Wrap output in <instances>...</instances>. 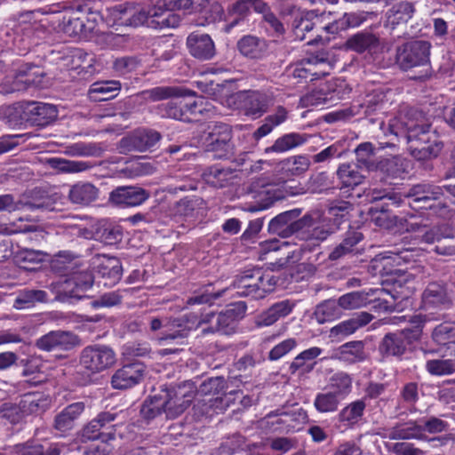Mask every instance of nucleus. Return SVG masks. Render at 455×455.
<instances>
[{
    "instance_id": "19",
    "label": "nucleus",
    "mask_w": 455,
    "mask_h": 455,
    "mask_svg": "<svg viewBox=\"0 0 455 455\" xmlns=\"http://www.w3.org/2000/svg\"><path fill=\"white\" fill-rule=\"evenodd\" d=\"M85 405L83 402H76L64 407L54 417L53 428L60 432L62 435L71 431L76 421L84 411Z\"/></svg>"
},
{
    "instance_id": "43",
    "label": "nucleus",
    "mask_w": 455,
    "mask_h": 455,
    "mask_svg": "<svg viewBox=\"0 0 455 455\" xmlns=\"http://www.w3.org/2000/svg\"><path fill=\"white\" fill-rule=\"evenodd\" d=\"M341 315V310L335 299H328L318 305L315 316L319 323L333 321Z\"/></svg>"
},
{
    "instance_id": "58",
    "label": "nucleus",
    "mask_w": 455,
    "mask_h": 455,
    "mask_svg": "<svg viewBox=\"0 0 455 455\" xmlns=\"http://www.w3.org/2000/svg\"><path fill=\"white\" fill-rule=\"evenodd\" d=\"M148 195L139 187H119L110 193L109 199H147Z\"/></svg>"
},
{
    "instance_id": "54",
    "label": "nucleus",
    "mask_w": 455,
    "mask_h": 455,
    "mask_svg": "<svg viewBox=\"0 0 455 455\" xmlns=\"http://www.w3.org/2000/svg\"><path fill=\"white\" fill-rule=\"evenodd\" d=\"M426 319L421 315H414L411 320L412 326L398 331L400 334H403L406 346L419 340Z\"/></svg>"
},
{
    "instance_id": "46",
    "label": "nucleus",
    "mask_w": 455,
    "mask_h": 455,
    "mask_svg": "<svg viewBox=\"0 0 455 455\" xmlns=\"http://www.w3.org/2000/svg\"><path fill=\"white\" fill-rule=\"evenodd\" d=\"M378 44V38L370 33H358L347 41V46L357 52H363L375 48Z\"/></svg>"
},
{
    "instance_id": "31",
    "label": "nucleus",
    "mask_w": 455,
    "mask_h": 455,
    "mask_svg": "<svg viewBox=\"0 0 455 455\" xmlns=\"http://www.w3.org/2000/svg\"><path fill=\"white\" fill-rule=\"evenodd\" d=\"M424 435V428L415 422H405L395 425L387 430L386 437L390 440L420 439Z\"/></svg>"
},
{
    "instance_id": "45",
    "label": "nucleus",
    "mask_w": 455,
    "mask_h": 455,
    "mask_svg": "<svg viewBox=\"0 0 455 455\" xmlns=\"http://www.w3.org/2000/svg\"><path fill=\"white\" fill-rule=\"evenodd\" d=\"M50 166L65 173H76L90 168V164L83 161H73L60 157H52L48 160Z\"/></svg>"
},
{
    "instance_id": "7",
    "label": "nucleus",
    "mask_w": 455,
    "mask_h": 455,
    "mask_svg": "<svg viewBox=\"0 0 455 455\" xmlns=\"http://www.w3.org/2000/svg\"><path fill=\"white\" fill-rule=\"evenodd\" d=\"M271 97L259 91H241L228 99V105L244 111L248 116L259 117L262 116L271 104Z\"/></svg>"
},
{
    "instance_id": "16",
    "label": "nucleus",
    "mask_w": 455,
    "mask_h": 455,
    "mask_svg": "<svg viewBox=\"0 0 455 455\" xmlns=\"http://www.w3.org/2000/svg\"><path fill=\"white\" fill-rule=\"evenodd\" d=\"M347 84L343 81H334L323 84L318 90L307 95L305 101L313 106L332 104L345 94Z\"/></svg>"
},
{
    "instance_id": "52",
    "label": "nucleus",
    "mask_w": 455,
    "mask_h": 455,
    "mask_svg": "<svg viewBox=\"0 0 455 455\" xmlns=\"http://www.w3.org/2000/svg\"><path fill=\"white\" fill-rule=\"evenodd\" d=\"M285 164L289 176L299 177L309 169L311 162L307 156L299 155L287 159Z\"/></svg>"
},
{
    "instance_id": "11",
    "label": "nucleus",
    "mask_w": 455,
    "mask_h": 455,
    "mask_svg": "<svg viewBox=\"0 0 455 455\" xmlns=\"http://www.w3.org/2000/svg\"><path fill=\"white\" fill-rule=\"evenodd\" d=\"M240 283L243 289L239 292L241 295L258 299L264 298L267 293L272 291L276 281L273 275L269 274L263 275L259 269H257L251 275H243Z\"/></svg>"
},
{
    "instance_id": "42",
    "label": "nucleus",
    "mask_w": 455,
    "mask_h": 455,
    "mask_svg": "<svg viewBox=\"0 0 455 455\" xmlns=\"http://www.w3.org/2000/svg\"><path fill=\"white\" fill-rule=\"evenodd\" d=\"M447 298L446 288L440 283H430L422 295L425 307L438 306L445 302Z\"/></svg>"
},
{
    "instance_id": "9",
    "label": "nucleus",
    "mask_w": 455,
    "mask_h": 455,
    "mask_svg": "<svg viewBox=\"0 0 455 455\" xmlns=\"http://www.w3.org/2000/svg\"><path fill=\"white\" fill-rule=\"evenodd\" d=\"M402 196L424 200L439 199L440 197L448 198L450 196L455 197V185L437 187L427 184H419L412 187L407 193L403 195L396 192H387L383 195L375 196L372 199H401Z\"/></svg>"
},
{
    "instance_id": "36",
    "label": "nucleus",
    "mask_w": 455,
    "mask_h": 455,
    "mask_svg": "<svg viewBox=\"0 0 455 455\" xmlns=\"http://www.w3.org/2000/svg\"><path fill=\"white\" fill-rule=\"evenodd\" d=\"M406 347L403 334L397 331L385 335L380 343L379 350L386 355L400 356L405 352Z\"/></svg>"
},
{
    "instance_id": "37",
    "label": "nucleus",
    "mask_w": 455,
    "mask_h": 455,
    "mask_svg": "<svg viewBox=\"0 0 455 455\" xmlns=\"http://www.w3.org/2000/svg\"><path fill=\"white\" fill-rule=\"evenodd\" d=\"M352 382L349 374L343 371L337 372L331 377L328 390L343 400L352 391Z\"/></svg>"
},
{
    "instance_id": "8",
    "label": "nucleus",
    "mask_w": 455,
    "mask_h": 455,
    "mask_svg": "<svg viewBox=\"0 0 455 455\" xmlns=\"http://www.w3.org/2000/svg\"><path fill=\"white\" fill-rule=\"evenodd\" d=\"M116 362L115 351L106 345H92L84 347L80 355L81 365L92 373L100 372Z\"/></svg>"
},
{
    "instance_id": "10",
    "label": "nucleus",
    "mask_w": 455,
    "mask_h": 455,
    "mask_svg": "<svg viewBox=\"0 0 455 455\" xmlns=\"http://www.w3.org/2000/svg\"><path fill=\"white\" fill-rule=\"evenodd\" d=\"M160 396L164 402V412L166 419H175L190 405L195 397V390L192 386L184 385L169 389Z\"/></svg>"
},
{
    "instance_id": "25",
    "label": "nucleus",
    "mask_w": 455,
    "mask_h": 455,
    "mask_svg": "<svg viewBox=\"0 0 455 455\" xmlns=\"http://www.w3.org/2000/svg\"><path fill=\"white\" fill-rule=\"evenodd\" d=\"M267 5L261 0H238L230 5L228 13L234 20L228 25V29L235 26L239 20L244 19L251 10L263 12Z\"/></svg>"
},
{
    "instance_id": "23",
    "label": "nucleus",
    "mask_w": 455,
    "mask_h": 455,
    "mask_svg": "<svg viewBox=\"0 0 455 455\" xmlns=\"http://www.w3.org/2000/svg\"><path fill=\"white\" fill-rule=\"evenodd\" d=\"M331 358L347 364L362 362L365 359L363 343L362 341L347 342L336 348L332 352Z\"/></svg>"
},
{
    "instance_id": "22",
    "label": "nucleus",
    "mask_w": 455,
    "mask_h": 455,
    "mask_svg": "<svg viewBox=\"0 0 455 455\" xmlns=\"http://www.w3.org/2000/svg\"><path fill=\"white\" fill-rule=\"evenodd\" d=\"M76 342V336L68 331H55L42 336L36 340V347L44 351L57 348L68 349Z\"/></svg>"
},
{
    "instance_id": "49",
    "label": "nucleus",
    "mask_w": 455,
    "mask_h": 455,
    "mask_svg": "<svg viewBox=\"0 0 455 455\" xmlns=\"http://www.w3.org/2000/svg\"><path fill=\"white\" fill-rule=\"evenodd\" d=\"M341 401L331 391L326 390L315 395L314 405L316 411L321 413L334 412L338 410Z\"/></svg>"
},
{
    "instance_id": "26",
    "label": "nucleus",
    "mask_w": 455,
    "mask_h": 455,
    "mask_svg": "<svg viewBox=\"0 0 455 455\" xmlns=\"http://www.w3.org/2000/svg\"><path fill=\"white\" fill-rule=\"evenodd\" d=\"M308 136L298 132H290L277 138L272 146L264 149L265 154H283L292 150L307 141Z\"/></svg>"
},
{
    "instance_id": "48",
    "label": "nucleus",
    "mask_w": 455,
    "mask_h": 455,
    "mask_svg": "<svg viewBox=\"0 0 455 455\" xmlns=\"http://www.w3.org/2000/svg\"><path fill=\"white\" fill-rule=\"evenodd\" d=\"M120 87V82L116 80L96 82L91 85L89 95L95 100H106L112 98L113 95L109 97H105V95L119 91Z\"/></svg>"
},
{
    "instance_id": "32",
    "label": "nucleus",
    "mask_w": 455,
    "mask_h": 455,
    "mask_svg": "<svg viewBox=\"0 0 455 455\" xmlns=\"http://www.w3.org/2000/svg\"><path fill=\"white\" fill-rule=\"evenodd\" d=\"M406 224L405 230L407 232H419L422 234V240L427 243H433L440 241L442 238H449L454 236V230L450 227H435L427 231H422L421 224L419 222H408L404 220Z\"/></svg>"
},
{
    "instance_id": "15",
    "label": "nucleus",
    "mask_w": 455,
    "mask_h": 455,
    "mask_svg": "<svg viewBox=\"0 0 455 455\" xmlns=\"http://www.w3.org/2000/svg\"><path fill=\"white\" fill-rule=\"evenodd\" d=\"M231 138V129L228 124L216 125L209 135L208 151L212 152L216 158L228 157L233 153Z\"/></svg>"
},
{
    "instance_id": "17",
    "label": "nucleus",
    "mask_w": 455,
    "mask_h": 455,
    "mask_svg": "<svg viewBox=\"0 0 455 455\" xmlns=\"http://www.w3.org/2000/svg\"><path fill=\"white\" fill-rule=\"evenodd\" d=\"M148 13V18L145 23L148 22L149 17H159L157 24L161 28H175L180 24V18L178 15L168 12L166 16L164 15V12L173 11L175 9H183V0H156V4L153 9L147 11L142 7Z\"/></svg>"
},
{
    "instance_id": "41",
    "label": "nucleus",
    "mask_w": 455,
    "mask_h": 455,
    "mask_svg": "<svg viewBox=\"0 0 455 455\" xmlns=\"http://www.w3.org/2000/svg\"><path fill=\"white\" fill-rule=\"evenodd\" d=\"M164 402L160 395H154L146 399L140 409V417L149 423L154 419L161 416L164 412Z\"/></svg>"
},
{
    "instance_id": "55",
    "label": "nucleus",
    "mask_w": 455,
    "mask_h": 455,
    "mask_svg": "<svg viewBox=\"0 0 455 455\" xmlns=\"http://www.w3.org/2000/svg\"><path fill=\"white\" fill-rule=\"evenodd\" d=\"M334 231V228L328 224V227L315 226L310 233L308 240L302 245L303 250H312L313 247L318 246L324 241L330 234Z\"/></svg>"
},
{
    "instance_id": "64",
    "label": "nucleus",
    "mask_w": 455,
    "mask_h": 455,
    "mask_svg": "<svg viewBox=\"0 0 455 455\" xmlns=\"http://www.w3.org/2000/svg\"><path fill=\"white\" fill-rule=\"evenodd\" d=\"M297 346V340L293 338H290L283 340L282 342L275 345L268 354V358L271 361H276L286 355Z\"/></svg>"
},
{
    "instance_id": "61",
    "label": "nucleus",
    "mask_w": 455,
    "mask_h": 455,
    "mask_svg": "<svg viewBox=\"0 0 455 455\" xmlns=\"http://www.w3.org/2000/svg\"><path fill=\"white\" fill-rule=\"evenodd\" d=\"M299 214V209H293L281 213L271 220L269 228L279 233H283L287 228L292 225V220L297 218Z\"/></svg>"
},
{
    "instance_id": "59",
    "label": "nucleus",
    "mask_w": 455,
    "mask_h": 455,
    "mask_svg": "<svg viewBox=\"0 0 455 455\" xmlns=\"http://www.w3.org/2000/svg\"><path fill=\"white\" fill-rule=\"evenodd\" d=\"M427 371L431 375L442 376L451 374L455 371V362L451 359L428 360L426 363Z\"/></svg>"
},
{
    "instance_id": "62",
    "label": "nucleus",
    "mask_w": 455,
    "mask_h": 455,
    "mask_svg": "<svg viewBox=\"0 0 455 455\" xmlns=\"http://www.w3.org/2000/svg\"><path fill=\"white\" fill-rule=\"evenodd\" d=\"M339 204L331 205L329 207L327 211V215L323 217V221L328 220L329 221L332 220L333 224L331 225L333 228L338 227L343 219L347 214L348 209V201H336Z\"/></svg>"
},
{
    "instance_id": "33",
    "label": "nucleus",
    "mask_w": 455,
    "mask_h": 455,
    "mask_svg": "<svg viewBox=\"0 0 455 455\" xmlns=\"http://www.w3.org/2000/svg\"><path fill=\"white\" fill-rule=\"evenodd\" d=\"M42 72L36 68H30L28 71L20 70L12 87L8 90L0 91L3 93H12L14 92L25 90L29 86H39L41 84Z\"/></svg>"
},
{
    "instance_id": "47",
    "label": "nucleus",
    "mask_w": 455,
    "mask_h": 455,
    "mask_svg": "<svg viewBox=\"0 0 455 455\" xmlns=\"http://www.w3.org/2000/svg\"><path fill=\"white\" fill-rule=\"evenodd\" d=\"M373 291L370 290L369 292L365 291H352L346 293L339 297L337 300L339 308L341 309H354L365 306L368 303V296L372 294Z\"/></svg>"
},
{
    "instance_id": "1",
    "label": "nucleus",
    "mask_w": 455,
    "mask_h": 455,
    "mask_svg": "<svg viewBox=\"0 0 455 455\" xmlns=\"http://www.w3.org/2000/svg\"><path fill=\"white\" fill-rule=\"evenodd\" d=\"M85 17L84 32L87 36L97 29L100 21L105 22L108 27H131L136 28L145 24L148 13L142 6L132 4H118L108 8L104 15L92 12L89 8L77 9Z\"/></svg>"
},
{
    "instance_id": "51",
    "label": "nucleus",
    "mask_w": 455,
    "mask_h": 455,
    "mask_svg": "<svg viewBox=\"0 0 455 455\" xmlns=\"http://www.w3.org/2000/svg\"><path fill=\"white\" fill-rule=\"evenodd\" d=\"M99 272L102 277L110 279L115 283L121 279L122 266L118 259L115 257H104L103 261L99 267Z\"/></svg>"
},
{
    "instance_id": "21",
    "label": "nucleus",
    "mask_w": 455,
    "mask_h": 455,
    "mask_svg": "<svg viewBox=\"0 0 455 455\" xmlns=\"http://www.w3.org/2000/svg\"><path fill=\"white\" fill-rule=\"evenodd\" d=\"M20 403L22 412L26 418L37 417L44 414L47 410L50 409L52 404V399L48 395L40 392H32L24 394Z\"/></svg>"
},
{
    "instance_id": "40",
    "label": "nucleus",
    "mask_w": 455,
    "mask_h": 455,
    "mask_svg": "<svg viewBox=\"0 0 455 455\" xmlns=\"http://www.w3.org/2000/svg\"><path fill=\"white\" fill-rule=\"evenodd\" d=\"M85 17L77 10L73 11L70 15L63 18V31L68 36H84L86 37L84 32Z\"/></svg>"
},
{
    "instance_id": "63",
    "label": "nucleus",
    "mask_w": 455,
    "mask_h": 455,
    "mask_svg": "<svg viewBox=\"0 0 455 455\" xmlns=\"http://www.w3.org/2000/svg\"><path fill=\"white\" fill-rule=\"evenodd\" d=\"M226 388V380L223 377L210 378L204 380L198 388L202 395H218Z\"/></svg>"
},
{
    "instance_id": "4",
    "label": "nucleus",
    "mask_w": 455,
    "mask_h": 455,
    "mask_svg": "<svg viewBox=\"0 0 455 455\" xmlns=\"http://www.w3.org/2000/svg\"><path fill=\"white\" fill-rule=\"evenodd\" d=\"M207 102L202 97L193 101H186L184 100H171L166 103L159 104L156 108V114L164 118H172L184 122L194 120L192 116L196 114L203 115L204 112L210 111L206 108Z\"/></svg>"
},
{
    "instance_id": "57",
    "label": "nucleus",
    "mask_w": 455,
    "mask_h": 455,
    "mask_svg": "<svg viewBox=\"0 0 455 455\" xmlns=\"http://www.w3.org/2000/svg\"><path fill=\"white\" fill-rule=\"evenodd\" d=\"M98 196V188L89 182H78L69 190L70 199H95Z\"/></svg>"
},
{
    "instance_id": "50",
    "label": "nucleus",
    "mask_w": 455,
    "mask_h": 455,
    "mask_svg": "<svg viewBox=\"0 0 455 455\" xmlns=\"http://www.w3.org/2000/svg\"><path fill=\"white\" fill-rule=\"evenodd\" d=\"M189 93L190 92L188 90L170 86L155 87L143 92L146 99H149L154 101L162 100L172 97H181Z\"/></svg>"
},
{
    "instance_id": "56",
    "label": "nucleus",
    "mask_w": 455,
    "mask_h": 455,
    "mask_svg": "<svg viewBox=\"0 0 455 455\" xmlns=\"http://www.w3.org/2000/svg\"><path fill=\"white\" fill-rule=\"evenodd\" d=\"M363 21V18L357 13H345L343 18L339 21L326 25L323 28L330 33H335L339 29H346L347 28H355L360 26Z\"/></svg>"
},
{
    "instance_id": "30",
    "label": "nucleus",
    "mask_w": 455,
    "mask_h": 455,
    "mask_svg": "<svg viewBox=\"0 0 455 455\" xmlns=\"http://www.w3.org/2000/svg\"><path fill=\"white\" fill-rule=\"evenodd\" d=\"M414 12L413 4L407 1H402L394 4L386 14V27L394 29L395 26L404 24L411 19Z\"/></svg>"
},
{
    "instance_id": "12",
    "label": "nucleus",
    "mask_w": 455,
    "mask_h": 455,
    "mask_svg": "<svg viewBox=\"0 0 455 455\" xmlns=\"http://www.w3.org/2000/svg\"><path fill=\"white\" fill-rule=\"evenodd\" d=\"M432 340L437 348H422L425 354H440L443 356L455 355V323L444 322L432 331Z\"/></svg>"
},
{
    "instance_id": "29",
    "label": "nucleus",
    "mask_w": 455,
    "mask_h": 455,
    "mask_svg": "<svg viewBox=\"0 0 455 455\" xmlns=\"http://www.w3.org/2000/svg\"><path fill=\"white\" fill-rule=\"evenodd\" d=\"M237 176V172L220 165L212 166L203 173L204 180L214 188H223L231 183Z\"/></svg>"
},
{
    "instance_id": "2",
    "label": "nucleus",
    "mask_w": 455,
    "mask_h": 455,
    "mask_svg": "<svg viewBox=\"0 0 455 455\" xmlns=\"http://www.w3.org/2000/svg\"><path fill=\"white\" fill-rule=\"evenodd\" d=\"M430 49L431 44L427 41L406 43L397 49L396 63L403 70L422 67L420 77H427L430 75Z\"/></svg>"
},
{
    "instance_id": "13",
    "label": "nucleus",
    "mask_w": 455,
    "mask_h": 455,
    "mask_svg": "<svg viewBox=\"0 0 455 455\" xmlns=\"http://www.w3.org/2000/svg\"><path fill=\"white\" fill-rule=\"evenodd\" d=\"M93 283V277L89 272H82L64 280L58 285V299L68 301L69 299H82L84 292Z\"/></svg>"
},
{
    "instance_id": "39",
    "label": "nucleus",
    "mask_w": 455,
    "mask_h": 455,
    "mask_svg": "<svg viewBox=\"0 0 455 455\" xmlns=\"http://www.w3.org/2000/svg\"><path fill=\"white\" fill-rule=\"evenodd\" d=\"M363 235L361 232L356 230H350L347 232L346 236L342 242L337 245L333 251L330 253L329 259L331 260H336L345 256L346 254L352 252L354 247L361 242Z\"/></svg>"
},
{
    "instance_id": "53",
    "label": "nucleus",
    "mask_w": 455,
    "mask_h": 455,
    "mask_svg": "<svg viewBox=\"0 0 455 455\" xmlns=\"http://www.w3.org/2000/svg\"><path fill=\"white\" fill-rule=\"evenodd\" d=\"M365 407L366 404L363 399L350 403L340 411V420L350 424L357 422V420L363 416Z\"/></svg>"
},
{
    "instance_id": "35",
    "label": "nucleus",
    "mask_w": 455,
    "mask_h": 455,
    "mask_svg": "<svg viewBox=\"0 0 455 455\" xmlns=\"http://www.w3.org/2000/svg\"><path fill=\"white\" fill-rule=\"evenodd\" d=\"M48 294L42 290H22L13 302V307L19 310L33 307L38 302H46Z\"/></svg>"
},
{
    "instance_id": "44",
    "label": "nucleus",
    "mask_w": 455,
    "mask_h": 455,
    "mask_svg": "<svg viewBox=\"0 0 455 455\" xmlns=\"http://www.w3.org/2000/svg\"><path fill=\"white\" fill-rule=\"evenodd\" d=\"M337 175L344 187H355L359 185L363 176L359 172L355 164H342L339 165Z\"/></svg>"
},
{
    "instance_id": "20",
    "label": "nucleus",
    "mask_w": 455,
    "mask_h": 455,
    "mask_svg": "<svg viewBox=\"0 0 455 455\" xmlns=\"http://www.w3.org/2000/svg\"><path fill=\"white\" fill-rule=\"evenodd\" d=\"M187 45L192 56L207 60L215 55V44L207 34L194 32L187 38Z\"/></svg>"
},
{
    "instance_id": "18",
    "label": "nucleus",
    "mask_w": 455,
    "mask_h": 455,
    "mask_svg": "<svg viewBox=\"0 0 455 455\" xmlns=\"http://www.w3.org/2000/svg\"><path fill=\"white\" fill-rule=\"evenodd\" d=\"M145 372V366L140 363L124 365L116 371L111 378V385L115 389H126L139 384Z\"/></svg>"
},
{
    "instance_id": "60",
    "label": "nucleus",
    "mask_w": 455,
    "mask_h": 455,
    "mask_svg": "<svg viewBox=\"0 0 455 455\" xmlns=\"http://www.w3.org/2000/svg\"><path fill=\"white\" fill-rule=\"evenodd\" d=\"M22 411L23 409L20 402L18 403H6L1 405L0 415L10 423L18 424L27 419Z\"/></svg>"
},
{
    "instance_id": "3",
    "label": "nucleus",
    "mask_w": 455,
    "mask_h": 455,
    "mask_svg": "<svg viewBox=\"0 0 455 455\" xmlns=\"http://www.w3.org/2000/svg\"><path fill=\"white\" fill-rule=\"evenodd\" d=\"M212 314H197L192 313L187 315L184 320L174 319L168 321L165 329L159 332L157 340L162 343H172L173 341L182 340L186 339L188 332L192 330H197L212 320Z\"/></svg>"
},
{
    "instance_id": "38",
    "label": "nucleus",
    "mask_w": 455,
    "mask_h": 455,
    "mask_svg": "<svg viewBox=\"0 0 455 455\" xmlns=\"http://www.w3.org/2000/svg\"><path fill=\"white\" fill-rule=\"evenodd\" d=\"M116 419V414L109 411L100 413L97 418L91 420L83 429V437L88 440H94L99 438L100 429L110 422Z\"/></svg>"
},
{
    "instance_id": "24",
    "label": "nucleus",
    "mask_w": 455,
    "mask_h": 455,
    "mask_svg": "<svg viewBox=\"0 0 455 455\" xmlns=\"http://www.w3.org/2000/svg\"><path fill=\"white\" fill-rule=\"evenodd\" d=\"M295 303L290 299H284L272 305L267 310L260 314L257 320L258 326H270L280 318L291 313Z\"/></svg>"
},
{
    "instance_id": "34",
    "label": "nucleus",
    "mask_w": 455,
    "mask_h": 455,
    "mask_svg": "<svg viewBox=\"0 0 455 455\" xmlns=\"http://www.w3.org/2000/svg\"><path fill=\"white\" fill-rule=\"evenodd\" d=\"M0 455H60V451L56 448H49L45 453L42 445L26 443L4 447Z\"/></svg>"
},
{
    "instance_id": "5",
    "label": "nucleus",
    "mask_w": 455,
    "mask_h": 455,
    "mask_svg": "<svg viewBox=\"0 0 455 455\" xmlns=\"http://www.w3.org/2000/svg\"><path fill=\"white\" fill-rule=\"evenodd\" d=\"M246 309L244 302L240 301L231 304L227 309L218 315L213 312H207L206 314H212L214 316L211 322L207 323L209 326L202 328V333L204 335L215 332L223 335L234 333L238 321L244 316ZM204 325H206V323Z\"/></svg>"
},
{
    "instance_id": "14",
    "label": "nucleus",
    "mask_w": 455,
    "mask_h": 455,
    "mask_svg": "<svg viewBox=\"0 0 455 455\" xmlns=\"http://www.w3.org/2000/svg\"><path fill=\"white\" fill-rule=\"evenodd\" d=\"M55 106L44 102H28L23 108V118L33 125L46 126L56 120Z\"/></svg>"
},
{
    "instance_id": "28",
    "label": "nucleus",
    "mask_w": 455,
    "mask_h": 455,
    "mask_svg": "<svg viewBox=\"0 0 455 455\" xmlns=\"http://www.w3.org/2000/svg\"><path fill=\"white\" fill-rule=\"evenodd\" d=\"M239 52L245 57L260 59L266 55L268 44L266 40L254 36H244L237 43Z\"/></svg>"
},
{
    "instance_id": "27",
    "label": "nucleus",
    "mask_w": 455,
    "mask_h": 455,
    "mask_svg": "<svg viewBox=\"0 0 455 455\" xmlns=\"http://www.w3.org/2000/svg\"><path fill=\"white\" fill-rule=\"evenodd\" d=\"M161 139V135L153 130H139L130 137L122 140L123 144H127L132 149L143 152L154 147Z\"/></svg>"
},
{
    "instance_id": "6",
    "label": "nucleus",
    "mask_w": 455,
    "mask_h": 455,
    "mask_svg": "<svg viewBox=\"0 0 455 455\" xmlns=\"http://www.w3.org/2000/svg\"><path fill=\"white\" fill-rule=\"evenodd\" d=\"M333 63L324 53L309 56L291 65L289 69V76L299 80L318 79L331 73Z\"/></svg>"
}]
</instances>
